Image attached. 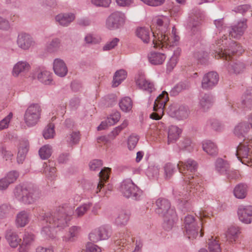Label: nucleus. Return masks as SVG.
Listing matches in <instances>:
<instances>
[{"label": "nucleus", "instance_id": "nucleus-3", "mask_svg": "<svg viewBox=\"0 0 252 252\" xmlns=\"http://www.w3.org/2000/svg\"><path fill=\"white\" fill-rule=\"evenodd\" d=\"M216 45H212L211 49L213 50L216 58H221L225 60H230L232 55L235 54L239 55L242 54L243 50L242 47L236 42L230 40L228 41L226 38L220 39L216 43Z\"/></svg>", "mask_w": 252, "mask_h": 252}, {"label": "nucleus", "instance_id": "nucleus-28", "mask_svg": "<svg viewBox=\"0 0 252 252\" xmlns=\"http://www.w3.org/2000/svg\"><path fill=\"white\" fill-rule=\"evenodd\" d=\"M249 124L247 122L239 123L237 125L234 129V134L238 138L245 137V135L250 129Z\"/></svg>", "mask_w": 252, "mask_h": 252}, {"label": "nucleus", "instance_id": "nucleus-2", "mask_svg": "<svg viewBox=\"0 0 252 252\" xmlns=\"http://www.w3.org/2000/svg\"><path fill=\"white\" fill-rule=\"evenodd\" d=\"M73 211L71 207L65 206L60 207L54 213H47L43 215H40V219L45 220L52 225L53 228L62 229L68 225Z\"/></svg>", "mask_w": 252, "mask_h": 252}, {"label": "nucleus", "instance_id": "nucleus-11", "mask_svg": "<svg viewBox=\"0 0 252 252\" xmlns=\"http://www.w3.org/2000/svg\"><path fill=\"white\" fill-rule=\"evenodd\" d=\"M126 17L124 13L115 11L107 18L106 27L109 30H116L122 28L125 24Z\"/></svg>", "mask_w": 252, "mask_h": 252}, {"label": "nucleus", "instance_id": "nucleus-43", "mask_svg": "<svg viewBox=\"0 0 252 252\" xmlns=\"http://www.w3.org/2000/svg\"><path fill=\"white\" fill-rule=\"evenodd\" d=\"M119 104L121 109L125 112L130 111L132 107V102L129 97L123 98L120 101Z\"/></svg>", "mask_w": 252, "mask_h": 252}, {"label": "nucleus", "instance_id": "nucleus-16", "mask_svg": "<svg viewBox=\"0 0 252 252\" xmlns=\"http://www.w3.org/2000/svg\"><path fill=\"white\" fill-rule=\"evenodd\" d=\"M225 66L230 74L241 73L245 68V64L243 62L234 60L233 58L225 60Z\"/></svg>", "mask_w": 252, "mask_h": 252}, {"label": "nucleus", "instance_id": "nucleus-55", "mask_svg": "<svg viewBox=\"0 0 252 252\" xmlns=\"http://www.w3.org/2000/svg\"><path fill=\"white\" fill-rule=\"evenodd\" d=\"M138 140L139 137L137 135L132 134L129 136L127 140V145L129 150H132L135 148Z\"/></svg>", "mask_w": 252, "mask_h": 252}, {"label": "nucleus", "instance_id": "nucleus-45", "mask_svg": "<svg viewBox=\"0 0 252 252\" xmlns=\"http://www.w3.org/2000/svg\"><path fill=\"white\" fill-rule=\"evenodd\" d=\"M52 153V147L49 145H44L38 151L39 155L42 159H46L50 158Z\"/></svg>", "mask_w": 252, "mask_h": 252}, {"label": "nucleus", "instance_id": "nucleus-52", "mask_svg": "<svg viewBox=\"0 0 252 252\" xmlns=\"http://www.w3.org/2000/svg\"><path fill=\"white\" fill-rule=\"evenodd\" d=\"M191 142L189 138H184L183 140L180 141L178 146L180 149L186 150L190 152L192 150Z\"/></svg>", "mask_w": 252, "mask_h": 252}, {"label": "nucleus", "instance_id": "nucleus-34", "mask_svg": "<svg viewBox=\"0 0 252 252\" xmlns=\"http://www.w3.org/2000/svg\"><path fill=\"white\" fill-rule=\"evenodd\" d=\"M240 233V231L238 227L232 226L228 229L226 233L224 234L225 238L229 243H233L236 241Z\"/></svg>", "mask_w": 252, "mask_h": 252}, {"label": "nucleus", "instance_id": "nucleus-64", "mask_svg": "<svg viewBox=\"0 0 252 252\" xmlns=\"http://www.w3.org/2000/svg\"><path fill=\"white\" fill-rule=\"evenodd\" d=\"M100 247L93 243H88L85 252H101Z\"/></svg>", "mask_w": 252, "mask_h": 252}, {"label": "nucleus", "instance_id": "nucleus-6", "mask_svg": "<svg viewBox=\"0 0 252 252\" xmlns=\"http://www.w3.org/2000/svg\"><path fill=\"white\" fill-rule=\"evenodd\" d=\"M236 155L244 164H252V141L246 140L240 142L237 147Z\"/></svg>", "mask_w": 252, "mask_h": 252}, {"label": "nucleus", "instance_id": "nucleus-51", "mask_svg": "<svg viewBox=\"0 0 252 252\" xmlns=\"http://www.w3.org/2000/svg\"><path fill=\"white\" fill-rule=\"evenodd\" d=\"M52 225L44 226L41 230V234L46 239H53L55 237L53 231L51 229Z\"/></svg>", "mask_w": 252, "mask_h": 252}, {"label": "nucleus", "instance_id": "nucleus-15", "mask_svg": "<svg viewBox=\"0 0 252 252\" xmlns=\"http://www.w3.org/2000/svg\"><path fill=\"white\" fill-rule=\"evenodd\" d=\"M110 171L111 168L109 167H105L99 173L100 181L97 184V193H98V191L102 192V194L106 195L107 193L106 189L108 190V191H110L111 190L109 186H107V187L104 186V183L106 182L109 178V173Z\"/></svg>", "mask_w": 252, "mask_h": 252}, {"label": "nucleus", "instance_id": "nucleus-24", "mask_svg": "<svg viewBox=\"0 0 252 252\" xmlns=\"http://www.w3.org/2000/svg\"><path fill=\"white\" fill-rule=\"evenodd\" d=\"M36 77L38 81L45 85H50L52 84L53 79L50 72L42 69L36 71Z\"/></svg>", "mask_w": 252, "mask_h": 252}, {"label": "nucleus", "instance_id": "nucleus-41", "mask_svg": "<svg viewBox=\"0 0 252 252\" xmlns=\"http://www.w3.org/2000/svg\"><path fill=\"white\" fill-rule=\"evenodd\" d=\"M136 33L144 43H147L150 40V31L149 29L140 27L137 29Z\"/></svg>", "mask_w": 252, "mask_h": 252}, {"label": "nucleus", "instance_id": "nucleus-53", "mask_svg": "<svg viewBox=\"0 0 252 252\" xmlns=\"http://www.w3.org/2000/svg\"><path fill=\"white\" fill-rule=\"evenodd\" d=\"M79 132L75 131L67 136L66 141L70 144H76L79 142Z\"/></svg>", "mask_w": 252, "mask_h": 252}, {"label": "nucleus", "instance_id": "nucleus-60", "mask_svg": "<svg viewBox=\"0 0 252 252\" xmlns=\"http://www.w3.org/2000/svg\"><path fill=\"white\" fill-rule=\"evenodd\" d=\"M12 117L13 114L12 112H10L7 116L0 121V130L8 127Z\"/></svg>", "mask_w": 252, "mask_h": 252}, {"label": "nucleus", "instance_id": "nucleus-32", "mask_svg": "<svg viewBox=\"0 0 252 252\" xmlns=\"http://www.w3.org/2000/svg\"><path fill=\"white\" fill-rule=\"evenodd\" d=\"M136 85L139 88L152 93L154 90V84L146 80L143 76H139L136 80Z\"/></svg>", "mask_w": 252, "mask_h": 252}, {"label": "nucleus", "instance_id": "nucleus-49", "mask_svg": "<svg viewBox=\"0 0 252 252\" xmlns=\"http://www.w3.org/2000/svg\"><path fill=\"white\" fill-rule=\"evenodd\" d=\"M187 88L188 85L186 83L180 82L172 88L170 92V94L172 96H176L183 90L187 89Z\"/></svg>", "mask_w": 252, "mask_h": 252}, {"label": "nucleus", "instance_id": "nucleus-8", "mask_svg": "<svg viewBox=\"0 0 252 252\" xmlns=\"http://www.w3.org/2000/svg\"><path fill=\"white\" fill-rule=\"evenodd\" d=\"M203 18V14L198 9L192 10L189 14L187 27L190 30L191 34L195 35L197 38L200 37V25Z\"/></svg>", "mask_w": 252, "mask_h": 252}, {"label": "nucleus", "instance_id": "nucleus-21", "mask_svg": "<svg viewBox=\"0 0 252 252\" xmlns=\"http://www.w3.org/2000/svg\"><path fill=\"white\" fill-rule=\"evenodd\" d=\"M35 240V236L31 232H25L23 242L19 248V252H27Z\"/></svg>", "mask_w": 252, "mask_h": 252}, {"label": "nucleus", "instance_id": "nucleus-54", "mask_svg": "<svg viewBox=\"0 0 252 252\" xmlns=\"http://www.w3.org/2000/svg\"><path fill=\"white\" fill-rule=\"evenodd\" d=\"M198 224L195 218L191 215H187L184 219L185 227H188V230L189 226L194 227L195 225Z\"/></svg>", "mask_w": 252, "mask_h": 252}, {"label": "nucleus", "instance_id": "nucleus-14", "mask_svg": "<svg viewBox=\"0 0 252 252\" xmlns=\"http://www.w3.org/2000/svg\"><path fill=\"white\" fill-rule=\"evenodd\" d=\"M219 76L215 71L209 72L204 75L203 77L201 85L205 90H210L217 85L219 82Z\"/></svg>", "mask_w": 252, "mask_h": 252}, {"label": "nucleus", "instance_id": "nucleus-4", "mask_svg": "<svg viewBox=\"0 0 252 252\" xmlns=\"http://www.w3.org/2000/svg\"><path fill=\"white\" fill-rule=\"evenodd\" d=\"M14 193L18 200L28 204L33 203L41 196L38 187L32 183L16 186Z\"/></svg>", "mask_w": 252, "mask_h": 252}, {"label": "nucleus", "instance_id": "nucleus-44", "mask_svg": "<svg viewBox=\"0 0 252 252\" xmlns=\"http://www.w3.org/2000/svg\"><path fill=\"white\" fill-rule=\"evenodd\" d=\"M244 97L242 101L243 108L251 109L252 108V89L247 90Z\"/></svg>", "mask_w": 252, "mask_h": 252}, {"label": "nucleus", "instance_id": "nucleus-62", "mask_svg": "<svg viewBox=\"0 0 252 252\" xmlns=\"http://www.w3.org/2000/svg\"><path fill=\"white\" fill-rule=\"evenodd\" d=\"M121 117L119 112L116 111L112 114L109 118H108V123L110 126H112L118 122Z\"/></svg>", "mask_w": 252, "mask_h": 252}, {"label": "nucleus", "instance_id": "nucleus-61", "mask_svg": "<svg viewBox=\"0 0 252 252\" xmlns=\"http://www.w3.org/2000/svg\"><path fill=\"white\" fill-rule=\"evenodd\" d=\"M128 125V122L126 120H125L123 123L119 126L116 127L112 130L109 134L110 137H113V138L116 137L119 134L120 131L125 128Z\"/></svg>", "mask_w": 252, "mask_h": 252}, {"label": "nucleus", "instance_id": "nucleus-56", "mask_svg": "<svg viewBox=\"0 0 252 252\" xmlns=\"http://www.w3.org/2000/svg\"><path fill=\"white\" fill-rule=\"evenodd\" d=\"M208 249L210 252H220V244L216 240H209Z\"/></svg>", "mask_w": 252, "mask_h": 252}, {"label": "nucleus", "instance_id": "nucleus-46", "mask_svg": "<svg viewBox=\"0 0 252 252\" xmlns=\"http://www.w3.org/2000/svg\"><path fill=\"white\" fill-rule=\"evenodd\" d=\"M212 103V97L208 94H204L200 100V106L204 110L208 109L211 106Z\"/></svg>", "mask_w": 252, "mask_h": 252}, {"label": "nucleus", "instance_id": "nucleus-33", "mask_svg": "<svg viewBox=\"0 0 252 252\" xmlns=\"http://www.w3.org/2000/svg\"><path fill=\"white\" fill-rule=\"evenodd\" d=\"M185 235L189 239H193L196 238L199 232H200V236L202 237L203 233L202 232V229H200V226L199 224L195 225L194 227L189 226V228L188 227H185Z\"/></svg>", "mask_w": 252, "mask_h": 252}, {"label": "nucleus", "instance_id": "nucleus-5", "mask_svg": "<svg viewBox=\"0 0 252 252\" xmlns=\"http://www.w3.org/2000/svg\"><path fill=\"white\" fill-rule=\"evenodd\" d=\"M120 191L126 198L139 200L142 191L130 179L124 180L121 184Z\"/></svg>", "mask_w": 252, "mask_h": 252}, {"label": "nucleus", "instance_id": "nucleus-20", "mask_svg": "<svg viewBox=\"0 0 252 252\" xmlns=\"http://www.w3.org/2000/svg\"><path fill=\"white\" fill-rule=\"evenodd\" d=\"M17 43L22 49L28 50L33 44V41L29 34L22 32L18 34Z\"/></svg>", "mask_w": 252, "mask_h": 252}, {"label": "nucleus", "instance_id": "nucleus-39", "mask_svg": "<svg viewBox=\"0 0 252 252\" xmlns=\"http://www.w3.org/2000/svg\"><path fill=\"white\" fill-rule=\"evenodd\" d=\"M127 75L126 72L124 69L117 70L114 76L113 80V86L117 87L121 82L126 79Z\"/></svg>", "mask_w": 252, "mask_h": 252}, {"label": "nucleus", "instance_id": "nucleus-59", "mask_svg": "<svg viewBox=\"0 0 252 252\" xmlns=\"http://www.w3.org/2000/svg\"><path fill=\"white\" fill-rule=\"evenodd\" d=\"M164 168L165 174L167 178H170L176 169L175 166L171 163H166Z\"/></svg>", "mask_w": 252, "mask_h": 252}, {"label": "nucleus", "instance_id": "nucleus-50", "mask_svg": "<svg viewBox=\"0 0 252 252\" xmlns=\"http://www.w3.org/2000/svg\"><path fill=\"white\" fill-rule=\"evenodd\" d=\"M92 206V203H88L84 204L83 205L78 207L75 210V214L78 217H81L83 216L86 212L90 209L91 207Z\"/></svg>", "mask_w": 252, "mask_h": 252}, {"label": "nucleus", "instance_id": "nucleus-25", "mask_svg": "<svg viewBox=\"0 0 252 252\" xmlns=\"http://www.w3.org/2000/svg\"><path fill=\"white\" fill-rule=\"evenodd\" d=\"M75 19V15L71 13H60L55 17V20L63 27L68 26Z\"/></svg>", "mask_w": 252, "mask_h": 252}, {"label": "nucleus", "instance_id": "nucleus-26", "mask_svg": "<svg viewBox=\"0 0 252 252\" xmlns=\"http://www.w3.org/2000/svg\"><path fill=\"white\" fill-rule=\"evenodd\" d=\"M5 237L9 245L12 248L17 247L21 241V239L19 238L16 232L11 228L6 230Z\"/></svg>", "mask_w": 252, "mask_h": 252}, {"label": "nucleus", "instance_id": "nucleus-7", "mask_svg": "<svg viewBox=\"0 0 252 252\" xmlns=\"http://www.w3.org/2000/svg\"><path fill=\"white\" fill-rule=\"evenodd\" d=\"M41 109L38 104L30 105L26 110L24 120L28 127L35 126L39 121L41 116Z\"/></svg>", "mask_w": 252, "mask_h": 252}, {"label": "nucleus", "instance_id": "nucleus-48", "mask_svg": "<svg viewBox=\"0 0 252 252\" xmlns=\"http://www.w3.org/2000/svg\"><path fill=\"white\" fill-rule=\"evenodd\" d=\"M194 57L201 64H205L208 58V54L207 52L204 51H196L193 54Z\"/></svg>", "mask_w": 252, "mask_h": 252}, {"label": "nucleus", "instance_id": "nucleus-30", "mask_svg": "<svg viewBox=\"0 0 252 252\" xmlns=\"http://www.w3.org/2000/svg\"><path fill=\"white\" fill-rule=\"evenodd\" d=\"M165 55L161 53L151 52L148 55L149 62L154 65H160L163 63L165 60Z\"/></svg>", "mask_w": 252, "mask_h": 252}, {"label": "nucleus", "instance_id": "nucleus-27", "mask_svg": "<svg viewBox=\"0 0 252 252\" xmlns=\"http://www.w3.org/2000/svg\"><path fill=\"white\" fill-rule=\"evenodd\" d=\"M203 150L209 155L215 157L218 154V148L216 144L211 140H206L202 142Z\"/></svg>", "mask_w": 252, "mask_h": 252}, {"label": "nucleus", "instance_id": "nucleus-57", "mask_svg": "<svg viewBox=\"0 0 252 252\" xmlns=\"http://www.w3.org/2000/svg\"><path fill=\"white\" fill-rule=\"evenodd\" d=\"M28 149L26 147H21L19 148L17 155V162L22 163L24 160Z\"/></svg>", "mask_w": 252, "mask_h": 252}, {"label": "nucleus", "instance_id": "nucleus-37", "mask_svg": "<svg viewBox=\"0 0 252 252\" xmlns=\"http://www.w3.org/2000/svg\"><path fill=\"white\" fill-rule=\"evenodd\" d=\"M189 110L188 107L180 106L178 109H175L173 111V117H176L178 120L186 119L189 115Z\"/></svg>", "mask_w": 252, "mask_h": 252}, {"label": "nucleus", "instance_id": "nucleus-58", "mask_svg": "<svg viewBox=\"0 0 252 252\" xmlns=\"http://www.w3.org/2000/svg\"><path fill=\"white\" fill-rule=\"evenodd\" d=\"M0 154L5 160H11L13 157V154L6 150V147L2 145H0Z\"/></svg>", "mask_w": 252, "mask_h": 252}, {"label": "nucleus", "instance_id": "nucleus-35", "mask_svg": "<svg viewBox=\"0 0 252 252\" xmlns=\"http://www.w3.org/2000/svg\"><path fill=\"white\" fill-rule=\"evenodd\" d=\"M247 185L240 183L237 185L234 189L233 192L235 196L239 199L245 198L247 193Z\"/></svg>", "mask_w": 252, "mask_h": 252}, {"label": "nucleus", "instance_id": "nucleus-29", "mask_svg": "<svg viewBox=\"0 0 252 252\" xmlns=\"http://www.w3.org/2000/svg\"><path fill=\"white\" fill-rule=\"evenodd\" d=\"M181 132V129L177 126H170L168 131V144L175 143L179 139Z\"/></svg>", "mask_w": 252, "mask_h": 252}, {"label": "nucleus", "instance_id": "nucleus-63", "mask_svg": "<svg viewBox=\"0 0 252 252\" xmlns=\"http://www.w3.org/2000/svg\"><path fill=\"white\" fill-rule=\"evenodd\" d=\"M97 229L98 230L99 235L100 236V240H106L109 237V233L108 232V229L106 227L104 226H101Z\"/></svg>", "mask_w": 252, "mask_h": 252}, {"label": "nucleus", "instance_id": "nucleus-1", "mask_svg": "<svg viewBox=\"0 0 252 252\" xmlns=\"http://www.w3.org/2000/svg\"><path fill=\"white\" fill-rule=\"evenodd\" d=\"M177 166L180 173L185 177L184 181L187 184V189L183 190H174L173 194L179 201V207L183 212L188 211L190 209V203L187 199L192 194L200 195L204 192V188L200 184L201 179L198 177H194L192 174L197 169L198 164L196 161L189 158L186 162L179 161Z\"/></svg>", "mask_w": 252, "mask_h": 252}, {"label": "nucleus", "instance_id": "nucleus-17", "mask_svg": "<svg viewBox=\"0 0 252 252\" xmlns=\"http://www.w3.org/2000/svg\"><path fill=\"white\" fill-rule=\"evenodd\" d=\"M127 234L125 233H119L115 236L114 243L117 248V252H125L130 247V244L127 243Z\"/></svg>", "mask_w": 252, "mask_h": 252}, {"label": "nucleus", "instance_id": "nucleus-19", "mask_svg": "<svg viewBox=\"0 0 252 252\" xmlns=\"http://www.w3.org/2000/svg\"><path fill=\"white\" fill-rule=\"evenodd\" d=\"M163 218V228L166 231L171 230L177 220L176 211H169V214L162 216Z\"/></svg>", "mask_w": 252, "mask_h": 252}, {"label": "nucleus", "instance_id": "nucleus-13", "mask_svg": "<svg viewBox=\"0 0 252 252\" xmlns=\"http://www.w3.org/2000/svg\"><path fill=\"white\" fill-rule=\"evenodd\" d=\"M156 207L155 212L160 216L169 214V211H175L174 207H172L169 201L165 198H159L156 202Z\"/></svg>", "mask_w": 252, "mask_h": 252}, {"label": "nucleus", "instance_id": "nucleus-47", "mask_svg": "<svg viewBox=\"0 0 252 252\" xmlns=\"http://www.w3.org/2000/svg\"><path fill=\"white\" fill-rule=\"evenodd\" d=\"M55 126L52 123H49L43 131V136L45 139L52 138L55 134Z\"/></svg>", "mask_w": 252, "mask_h": 252}, {"label": "nucleus", "instance_id": "nucleus-42", "mask_svg": "<svg viewBox=\"0 0 252 252\" xmlns=\"http://www.w3.org/2000/svg\"><path fill=\"white\" fill-rule=\"evenodd\" d=\"M61 46V40L55 38L47 43L46 49L48 52L54 53L58 51Z\"/></svg>", "mask_w": 252, "mask_h": 252}, {"label": "nucleus", "instance_id": "nucleus-31", "mask_svg": "<svg viewBox=\"0 0 252 252\" xmlns=\"http://www.w3.org/2000/svg\"><path fill=\"white\" fill-rule=\"evenodd\" d=\"M30 68V65L25 61H19L14 66L12 73L14 76H17L19 74L28 72Z\"/></svg>", "mask_w": 252, "mask_h": 252}, {"label": "nucleus", "instance_id": "nucleus-40", "mask_svg": "<svg viewBox=\"0 0 252 252\" xmlns=\"http://www.w3.org/2000/svg\"><path fill=\"white\" fill-rule=\"evenodd\" d=\"M29 221V214L25 211L20 212L17 215L16 223L18 226L24 227Z\"/></svg>", "mask_w": 252, "mask_h": 252}, {"label": "nucleus", "instance_id": "nucleus-9", "mask_svg": "<svg viewBox=\"0 0 252 252\" xmlns=\"http://www.w3.org/2000/svg\"><path fill=\"white\" fill-rule=\"evenodd\" d=\"M154 38L153 40V43L154 45V47L156 48L159 46L160 45H164V44H166L169 46H174L176 44V42L179 40V36L175 34V29L173 28L172 33L173 34V38L170 39L167 33H166L165 31H161L158 33V38L155 36V33L153 32Z\"/></svg>", "mask_w": 252, "mask_h": 252}, {"label": "nucleus", "instance_id": "nucleus-22", "mask_svg": "<svg viewBox=\"0 0 252 252\" xmlns=\"http://www.w3.org/2000/svg\"><path fill=\"white\" fill-rule=\"evenodd\" d=\"M53 69L55 73L60 77L65 76L68 72L67 67L64 61L60 59H56L54 61Z\"/></svg>", "mask_w": 252, "mask_h": 252}, {"label": "nucleus", "instance_id": "nucleus-10", "mask_svg": "<svg viewBox=\"0 0 252 252\" xmlns=\"http://www.w3.org/2000/svg\"><path fill=\"white\" fill-rule=\"evenodd\" d=\"M168 100V94L163 91L155 100L153 107L154 112L150 114V118L156 120L160 119L163 114V108Z\"/></svg>", "mask_w": 252, "mask_h": 252}, {"label": "nucleus", "instance_id": "nucleus-38", "mask_svg": "<svg viewBox=\"0 0 252 252\" xmlns=\"http://www.w3.org/2000/svg\"><path fill=\"white\" fill-rule=\"evenodd\" d=\"M13 214V209L8 203H3L0 206V219L9 217Z\"/></svg>", "mask_w": 252, "mask_h": 252}, {"label": "nucleus", "instance_id": "nucleus-36", "mask_svg": "<svg viewBox=\"0 0 252 252\" xmlns=\"http://www.w3.org/2000/svg\"><path fill=\"white\" fill-rule=\"evenodd\" d=\"M215 166L216 170L221 174L227 173L230 167L228 162L221 158L217 159Z\"/></svg>", "mask_w": 252, "mask_h": 252}, {"label": "nucleus", "instance_id": "nucleus-18", "mask_svg": "<svg viewBox=\"0 0 252 252\" xmlns=\"http://www.w3.org/2000/svg\"><path fill=\"white\" fill-rule=\"evenodd\" d=\"M238 215L240 221L250 223L252 221V206H241L238 209Z\"/></svg>", "mask_w": 252, "mask_h": 252}, {"label": "nucleus", "instance_id": "nucleus-23", "mask_svg": "<svg viewBox=\"0 0 252 252\" xmlns=\"http://www.w3.org/2000/svg\"><path fill=\"white\" fill-rule=\"evenodd\" d=\"M130 212L127 210H119L115 219V223L118 226H124L126 224L130 217Z\"/></svg>", "mask_w": 252, "mask_h": 252}, {"label": "nucleus", "instance_id": "nucleus-12", "mask_svg": "<svg viewBox=\"0 0 252 252\" xmlns=\"http://www.w3.org/2000/svg\"><path fill=\"white\" fill-rule=\"evenodd\" d=\"M247 20L243 18L237 23L228 28L229 36L235 39H240L247 28Z\"/></svg>", "mask_w": 252, "mask_h": 252}]
</instances>
